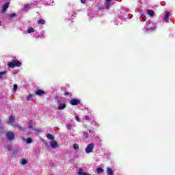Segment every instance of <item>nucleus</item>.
Returning <instances> with one entry per match:
<instances>
[{
  "label": "nucleus",
  "mask_w": 175,
  "mask_h": 175,
  "mask_svg": "<svg viewBox=\"0 0 175 175\" xmlns=\"http://www.w3.org/2000/svg\"><path fill=\"white\" fill-rule=\"evenodd\" d=\"M10 124L14 128H17L18 131H24V128L21 127L19 124L14 122V116L11 115L9 118Z\"/></svg>",
  "instance_id": "nucleus-1"
},
{
  "label": "nucleus",
  "mask_w": 175,
  "mask_h": 175,
  "mask_svg": "<svg viewBox=\"0 0 175 175\" xmlns=\"http://www.w3.org/2000/svg\"><path fill=\"white\" fill-rule=\"evenodd\" d=\"M144 29L146 30L148 32L154 31V29H155V25H154V23L149 21L146 22V25Z\"/></svg>",
  "instance_id": "nucleus-2"
},
{
  "label": "nucleus",
  "mask_w": 175,
  "mask_h": 175,
  "mask_svg": "<svg viewBox=\"0 0 175 175\" xmlns=\"http://www.w3.org/2000/svg\"><path fill=\"white\" fill-rule=\"evenodd\" d=\"M8 66H9V68H20V66H21V62H18V60H14L10 63L8 64Z\"/></svg>",
  "instance_id": "nucleus-3"
},
{
  "label": "nucleus",
  "mask_w": 175,
  "mask_h": 175,
  "mask_svg": "<svg viewBox=\"0 0 175 175\" xmlns=\"http://www.w3.org/2000/svg\"><path fill=\"white\" fill-rule=\"evenodd\" d=\"M94 145L93 143H90L89 144L85 149V152L86 154H91V152H92L94 151Z\"/></svg>",
  "instance_id": "nucleus-4"
},
{
  "label": "nucleus",
  "mask_w": 175,
  "mask_h": 175,
  "mask_svg": "<svg viewBox=\"0 0 175 175\" xmlns=\"http://www.w3.org/2000/svg\"><path fill=\"white\" fill-rule=\"evenodd\" d=\"M70 103L72 106H77V105H80V100L77 98H71Z\"/></svg>",
  "instance_id": "nucleus-5"
},
{
  "label": "nucleus",
  "mask_w": 175,
  "mask_h": 175,
  "mask_svg": "<svg viewBox=\"0 0 175 175\" xmlns=\"http://www.w3.org/2000/svg\"><path fill=\"white\" fill-rule=\"evenodd\" d=\"M92 135H94V132L91 131H85L83 135V139H88V137L92 136Z\"/></svg>",
  "instance_id": "nucleus-6"
},
{
  "label": "nucleus",
  "mask_w": 175,
  "mask_h": 175,
  "mask_svg": "<svg viewBox=\"0 0 175 175\" xmlns=\"http://www.w3.org/2000/svg\"><path fill=\"white\" fill-rule=\"evenodd\" d=\"M6 137L8 139V140H13L14 139V133L8 132L6 133Z\"/></svg>",
  "instance_id": "nucleus-7"
},
{
  "label": "nucleus",
  "mask_w": 175,
  "mask_h": 175,
  "mask_svg": "<svg viewBox=\"0 0 175 175\" xmlns=\"http://www.w3.org/2000/svg\"><path fill=\"white\" fill-rule=\"evenodd\" d=\"M27 33H38V31L33 27H29L27 30Z\"/></svg>",
  "instance_id": "nucleus-8"
},
{
  "label": "nucleus",
  "mask_w": 175,
  "mask_h": 175,
  "mask_svg": "<svg viewBox=\"0 0 175 175\" xmlns=\"http://www.w3.org/2000/svg\"><path fill=\"white\" fill-rule=\"evenodd\" d=\"M49 144L52 148H57L58 147V144H57V142L54 140L50 142Z\"/></svg>",
  "instance_id": "nucleus-9"
},
{
  "label": "nucleus",
  "mask_w": 175,
  "mask_h": 175,
  "mask_svg": "<svg viewBox=\"0 0 175 175\" xmlns=\"http://www.w3.org/2000/svg\"><path fill=\"white\" fill-rule=\"evenodd\" d=\"M169 17H170V13L166 12L164 16V21L165 23H169Z\"/></svg>",
  "instance_id": "nucleus-10"
},
{
  "label": "nucleus",
  "mask_w": 175,
  "mask_h": 175,
  "mask_svg": "<svg viewBox=\"0 0 175 175\" xmlns=\"http://www.w3.org/2000/svg\"><path fill=\"white\" fill-rule=\"evenodd\" d=\"M66 107V103H60L57 107L58 110H64Z\"/></svg>",
  "instance_id": "nucleus-11"
},
{
  "label": "nucleus",
  "mask_w": 175,
  "mask_h": 175,
  "mask_svg": "<svg viewBox=\"0 0 175 175\" xmlns=\"http://www.w3.org/2000/svg\"><path fill=\"white\" fill-rule=\"evenodd\" d=\"M22 140L24 142H26L27 144H31L32 143V139L28 138L27 139H25L24 137H21Z\"/></svg>",
  "instance_id": "nucleus-12"
},
{
  "label": "nucleus",
  "mask_w": 175,
  "mask_h": 175,
  "mask_svg": "<svg viewBox=\"0 0 175 175\" xmlns=\"http://www.w3.org/2000/svg\"><path fill=\"white\" fill-rule=\"evenodd\" d=\"M8 8H9V3H6L3 5L2 12L5 13V12H6V10L8 9Z\"/></svg>",
  "instance_id": "nucleus-13"
},
{
  "label": "nucleus",
  "mask_w": 175,
  "mask_h": 175,
  "mask_svg": "<svg viewBox=\"0 0 175 175\" xmlns=\"http://www.w3.org/2000/svg\"><path fill=\"white\" fill-rule=\"evenodd\" d=\"M37 23L39 25H44V24H46V21L44 19H38Z\"/></svg>",
  "instance_id": "nucleus-14"
},
{
  "label": "nucleus",
  "mask_w": 175,
  "mask_h": 175,
  "mask_svg": "<svg viewBox=\"0 0 175 175\" xmlns=\"http://www.w3.org/2000/svg\"><path fill=\"white\" fill-rule=\"evenodd\" d=\"M36 95H38V96L44 95V91L38 90L36 92Z\"/></svg>",
  "instance_id": "nucleus-15"
},
{
  "label": "nucleus",
  "mask_w": 175,
  "mask_h": 175,
  "mask_svg": "<svg viewBox=\"0 0 175 175\" xmlns=\"http://www.w3.org/2000/svg\"><path fill=\"white\" fill-rule=\"evenodd\" d=\"M19 163L22 165H27V163H28V161H27L25 159H22L20 160Z\"/></svg>",
  "instance_id": "nucleus-16"
},
{
  "label": "nucleus",
  "mask_w": 175,
  "mask_h": 175,
  "mask_svg": "<svg viewBox=\"0 0 175 175\" xmlns=\"http://www.w3.org/2000/svg\"><path fill=\"white\" fill-rule=\"evenodd\" d=\"M6 73H8L7 70H4L3 72H0V80L1 79H3V76H5V75H6Z\"/></svg>",
  "instance_id": "nucleus-17"
},
{
  "label": "nucleus",
  "mask_w": 175,
  "mask_h": 175,
  "mask_svg": "<svg viewBox=\"0 0 175 175\" xmlns=\"http://www.w3.org/2000/svg\"><path fill=\"white\" fill-rule=\"evenodd\" d=\"M31 4H26L24 5L25 10H29L31 9Z\"/></svg>",
  "instance_id": "nucleus-18"
},
{
  "label": "nucleus",
  "mask_w": 175,
  "mask_h": 175,
  "mask_svg": "<svg viewBox=\"0 0 175 175\" xmlns=\"http://www.w3.org/2000/svg\"><path fill=\"white\" fill-rule=\"evenodd\" d=\"M147 12H148V14L149 16H150V17H153V16H154V11H152V10H148L147 11Z\"/></svg>",
  "instance_id": "nucleus-19"
},
{
  "label": "nucleus",
  "mask_w": 175,
  "mask_h": 175,
  "mask_svg": "<svg viewBox=\"0 0 175 175\" xmlns=\"http://www.w3.org/2000/svg\"><path fill=\"white\" fill-rule=\"evenodd\" d=\"M47 139H49V140H54V135L51 134H48L46 135Z\"/></svg>",
  "instance_id": "nucleus-20"
},
{
  "label": "nucleus",
  "mask_w": 175,
  "mask_h": 175,
  "mask_svg": "<svg viewBox=\"0 0 175 175\" xmlns=\"http://www.w3.org/2000/svg\"><path fill=\"white\" fill-rule=\"evenodd\" d=\"M72 148L77 150H79L80 149V148L79 147V144H75L72 146Z\"/></svg>",
  "instance_id": "nucleus-21"
},
{
  "label": "nucleus",
  "mask_w": 175,
  "mask_h": 175,
  "mask_svg": "<svg viewBox=\"0 0 175 175\" xmlns=\"http://www.w3.org/2000/svg\"><path fill=\"white\" fill-rule=\"evenodd\" d=\"M97 173L98 174H102V173H103V169L101 167H98L97 168Z\"/></svg>",
  "instance_id": "nucleus-22"
},
{
  "label": "nucleus",
  "mask_w": 175,
  "mask_h": 175,
  "mask_svg": "<svg viewBox=\"0 0 175 175\" xmlns=\"http://www.w3.org/2000/svg\"><path fill=\"white\" fill-rule=\"evenodd\" d=\"M105 6H106L107 9H109L110 8V1H106Z\"/></svg>",
  "instance_id": "nucleus-23"
},
{
  "label": "nucleus",
  "mask_w": 175,
  "mask_h": 175,
  "mask_svg": "<svg viewBox=\"0 0 175 175\" xmlns=\"http://www.w3.org/2000/svg\"><path fill=\"white\" fill-rule=\"evenodd\" d=\"M15 16H16V14L15 13H12V14H10L8 15V17H10V18H13Z\"/></svg>",
  "instance_id": "nucleus-24"
},
{
  "label": "nucleus",
  "mask_w": 175,
  "mask_h": 175,
  "mask_svg": "<svg viewBox=\"0 0 175 175\" xmlns=\"http://www.w3.org/2000/svg\"><path fill=\"white\" fill-rule=\"evenodd\" d=\"M17 84H14V86H13V91L14 92H16V91H17Z\"/></svg>",
  "instance_id": "nucleus-25"
},
{
  "label": "nucleus",
  "mask_w": 175,
  "mask_h": 175,
  "mask_svg": "<svg viewBox=\"0 0 175 175\" xmlns=\"http://www.w3.org/2000/svg\"><path fill=\"white\" fill-rule=\"evenodd\" d=\"M32 99V94H29L27 96V100H31Z\"/></svg>",
  "instance_id": "nucleus-26"
},
{
  "label": "nucleus",
  "mask_w": 175,
  "mask_h": 175,
  "mask_svg": "<svg viewBox=\"0 0 175 175\" xmlns=\"http://www.w3.org/2000/svg\"><path fill=\"white\" fill-rule=\"evenodd\" d=\"M67 129H68V131H70V129H72V124H68L66 126Z\"/></svg>",
  "instance_id": "nucleus-27"
},
{
  "label": "nucleus",
  "mask_w": 175,
  "mask_h": 175,
  "mask_svg": "<svg viewBox=\"0 0 175 175\" xmlns=\"http://www.w3.org/2000/svg\"><path fill=\"white\" fill-rule=\"evenodd\" d=\"M92 125H96V126H98L99 124L98 123H96V122L93 121V122H92Z\"/></svg>",
  "instance_id": "nucleus-28"
},
{
  "label": "nucleus",
  "mask_w": 175,
  "mask_h": 175,
  "mask_svg": "<svg viewBox=\"0 0 175 175\" xmlns=\"http://www.w3.org/2000/svg\"><path fill=\"white\" fill-rule=\"evenodd\" d=\"M75 120H76L78 122H80V118H79V116H75Z\"/></svg>",
  "instance_id": "nucleus-29"
},
{
  "label": "nucleus",
  "mask_w": 175,
  "mask_h": 175,
  "mask_svg": "<svg viewBox=\"0 0 175 175\" xmlns=\"http://www.w3.org/2000/svg\"><path fill=\"white\" fill-rule=\"evenodd\" d=\"M81 2L85 5V2H87V0H81Z\"/></svg>",
  "instance_id": "nucleus-30"
},
{
  "label": "nucleus",
  "mask_w": 175,
  "mask_h": 175,
  "mask_svg": "<svg viewBox=\"0 0 175 175\" xmlns=\"http://www.w3.org/2000/svg\"><path fill=\"white\" fill-rule=\"evenodd\" d=\"M29 129H32V124H29Z\"/></svg>",
  "instance_id": "nucleus-31"
},
{
  "label": "nucleus",
  "mask_w": 175,
  "mask_h": 175,
  "mask_svg": "<svg viewBox=\"0 0 175 175\" xmlns=\"http://www.w3.org/2000/svg\"><path fill=\"white\" fill-rule=\"evenodd\" d=\"M84 118H85V120H88L89 117H88V116H85Z\"/></svg>",
  "instance_id": "nucleus-32"
},
{
  "label": "nucleus",
  "mask_w": 175,
  "mask_h": 175,
  "mask_svg": "<svg viewBox=\"0 0 175 175\" xmlns=\"http://www.w3.org/2000/svg\"><path fill=\"white\" fill-rule=\"evenodd\" d=\"M8 151H10V150H12V147L11 146H8Z\"/></svg>",
  "instance_id": "nucleus-33"
},
{
  "label": "nucleus",
  "mask_w": 175,
  "mask_h": 175,
  "mask_svg": "<svg viewBox=\"0 0 175 175\" xmlns=\"http://www.w3.org/2000/svg\"><path fill=\"white\" fill-rule=\"evenodd\" d=\"M142 20H144V21H146V18L142 17Z\"/></svg>",
  "instance_id": "nucleus-34"
},
{
  "label": "nucleus",
  "mask_w": 175,
  "mask_h": 175,
  "mask_svg": "<svg viewBox=\"0 0 175 175\" xmlns=\"http://www.w3.org/2000/svg\"><path fill=\"white\" fill-rule=\"evenodd\" d=\"M107 2H111V0H106Z\"/></svg>",
  "instance_id": "nucleus-35"
},
{
  "label": "nucleus",
  "mask_w": 175,
  "mask_h": 175,
  "mask_svg": "<svg viewBox=\"0 0 175 175\" xmlns=\"http://www.w3.org/2000/svg\"><path fill=\"white\" fill-rule=\"evenodd\" d=\"M0 25H1V21H0Z\"/></svg>",
  "instance_id": "nucleus-36"
}]
</instances>
